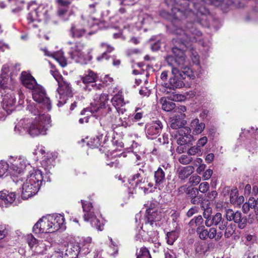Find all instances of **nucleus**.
<instances>
[{
    "label": "nucleus",
    "mask_w": 258,
    "mask_h": 258,
    "mask_svg": "<svg viewBox=\"0 0 258 258\" xmlns=\"http://www.w3.org/2000/svg\"><path fill=\"white\" fill-rule=\"evenodd\" d=\"M10 164L3 161L0 162V177L3 176L8 171L9 172Z\"/></svg>",
    "instance_id": "obj_45"
},
{
    "label": "nucleus",
    "mask_w": 258,
    "mask_h": 258,
    "mask_svg": "<svg viewBox=\"0 0 258 258\" xmlns=\"http://www.w3.org/2000/svg\"><path fill=\"white\" fill-rule=\"evenodd\" d=\"M185 116V114L181 113L180 117L177 116L173 117L170 121V127L173 130H178L183 127L185 123V121L183 119Z\"/></svg>",
    "instance_id": "obj_22"
},
{
    "label": "nucleus",
    "mask_w": 258,
    "mask_h": 258,
    "mask_svg": "<svg viewBox=\"0 0 258 258\" xmlns=\"http://www.w3.org/2000/svg\"><path fill=\"white\" fill-rule=\"evenodd\" d=\"M247 222L246 217L242 216L241 213L239 214L238 218L234 221V222L237 224L238 227L241 229H243L246 227Z\"/></svg>",
    "instance_id": "obj_36"
},
{
    "label": "nucleus",
    "mask_w": 258,
    "mask_h": 258,
    "mask_svg": "<svg viewBox=\"0 0 258 258\" xmlns=\"http://www.w3.org/2000/svg\"><path fill=\"white\" fill-rule=\"evenodd\" d=\"M172 77L169 80V84L165 83L164 87L170 89L181 88L184 86L183 80L185 79L182 74H179L178 70L175 68H171Z\"/></svg>",
    "instance_id": "obj_9"
},
{
    "label": "nucleus",
    "mask_w": 258,
    "mask_h": 258,
    "mask_svg": "<svg viewBox=\"0 0 258 258\" xmlns=\"http://www.w3.org/2000/svg\"><path fill=\"white\" fill-rule=\"evenodd\" d=\"M16 101L15 97L12 93H7L3 96L2 106L8 114L14 110Z\"/></svg>",
    "instance_id": "obj_13"
},
{
    "label": "nucleus",
    "mask_w": 258,
    "mask_h": 258,
    "mask_svg": "<svg viewBox=\"0 0 258 258\" xmlns=\"http://www.w3.org/2000/svg\"><path fill=\"white\" fill-rule=\"evenodd\" d=\"M41 221V233H52L54 232L52 230V225L49 222L48 218L43 217L40 219Z\"/></svg>",
    "instance_id": "obj_29"
},
{
    "label": "nucleus",
    "mask_w": 258,
    "mask_h": 258,
    "mask_svg": "<svg viewBox=\"0 0 258 258\" xmlns=\"http://www.w3.org/2000/svg\"><path fill=\"white\" fill-rule=\"evenodd\" d=\"M241 212L238 211H234L231 209H227L225 210V217L227 221H235V220L238 218L239 214Z\"/></svg>",
    "instance_id": "obj_33"
},
{
    "label": "nucleus",
    "mask_w": 258,
    "mask_h": 258,
    "mask_svg": "<svg viewBox=\"0 0 258 258\" xmlns=\"http://www.w3.org/2000/svg\"><path fill=\"white\" fill-rule=\"evenodd\" d=\"M209 187V184L207 182H204L199 185L198 190L202 193H206L208 191Z\"/></svg>",
    "instance_id": "obj_53"
},
{
    "label": "nucleus",
    "mask_w": 258,
    "mask_h": 258,
    "mask_svg": "<svg viewBox=\"0 0 258 258\" xmlns=\"http://www.w3.org/2000/svg\"><path fill=\"white\" fill-rule=\"evenodd\" d=\"M201 181V177L197 175H193L189 179V182L191 185H197Z\"/></svg>",
    "instance_id": "obj_54"
},
{
    "label": "nucleus",
    "mask_w": 258,
    "mask_h": 258,
    "mask_svg": "<svg viewBox=\"0 0 258 258\" xmlns=\"http://www.w3.org/2000/svg\"><path fill=\"white\" fill-rule=\"evenodd\" d=\"M213 174V170L211 169H208L206 170L203 174V178L204 180H208L212 176Z\"/></svg>",
    "instance_id": "obj_63"
},
{
    "label": "nucleus",
    "mask_w": 258,
    "mask_h": 258,
    "mask_svg": "<svg viewBox=\"0 0 258 258\" xmlns=\"http://www.w3.org/2000/svg\"><path fill=\"white\" fill-rule=\"evenodd\" d=\"M97 78L96 74L91 70L87 72V74L82 78L83 82L84 84L93 83L95 82Z\"/></svg>",
    "instance_id": "obj_32"
},
{
    "label": "nucleus",
    "mask_w": 258,
    "mask_h": 258,
    "mask_svg": "<svg viewBox=\"0 0 258 258\" xmlns=\"http://www.w3.org/2000/svg\"><path fill=\"white\" fill-rule=\"evenodd\" d=\"M202 149H200L197 145L190 147L187 151V154L190 156H194L196 155H197L198 156H201L202 154Z\"/></svg>",
    "instance_id": "obj_41"
},
{
    "label": "nucleus",
    "mask_w": 258,
    "mask_h": 258,
    "mask_svg": "<svg viewBox=\"0 0 258 258\" xmlns=\"http://www.w3.org/2000/svg\"><path fill=\"white\" fill-rule=\"evenodd\" d=\"M177 239L176 232L171 231L168 232L166 234L167 242L168 244L172 245Z\"/></svg>",
    "instance_id": "obj_47"
},
{
    "label": "nucleus",
    "mask_w": 258,
    "mask_h": 258,
    "mask_svg": "<svg viewBox=\"0 0 258 258\" xmlns=\"http://www.w3.org/2000/svg\"><path fill=\"white\" fill-rule=\"evenodd\" d=\"M197 232L200 238L202 240H205L208 238V230L205 229L204 225H202L201 227H197Z\"/></svg>",
    "instance_id": "obj_40"
},
{
    "label": "nucleus",
    "mask_w": 258,
    "mask_h": 258,
    "mask_svg": "<svg viewBox=\"0 0 258 258\" xmlns=\"http://www.w3.org/2000/svg\"><path fill=\"white\" fill-rule=\"evenodd\" d=\"M102 86L96 84L92 85V89H89L94 94V102L91 103L90 112L95 113L92 117L99 120L101 126H105L106 124L112 121L111 108L109 105L105 106L108 100V96L101 93L100 87Z\"/></svg>",
    "instance_id": "obj_3"
},
{
    "label": "nucleus",
    "mask_w": 258,
    "mask_h": 258,
    "mask_svg": "<svg viewBox=\"0 0 258 258\" xmlns=\"http://www.w3.org/2000/svg\"><path fill=\"white\" fill-rule=\"evenodd\" d=\"M139 20L141 25H144L150 23L152 20V18L147 14L142 13L139 16Z\"/></svg>",
    "instance_id": "obj_44"
},
{
    "label": "nucleus",
    "mask_w": 258,
    "mask_h": 258,
    "mask_svg": "<svg viewBox=\"0 0 258 258\" xmlns=\"http://www.w3.org/2000/svg\"><path fill=\"white\" fill-rule=\"evenodd\" d=\"M204 220L202 216L199 215L192 219L188 223L189 227L192 229H195L196 227H201Z\"/></svg>",
    "instance_id": "obj_37"
},
{
    "label": "nucleus",
    "mask_w": 258,
    "mask_h": 258,
    "mask_svg": "<svg viewBox=\"0 0 258 258\" xmlns=\"http://www.w3.org/2000/svg\"><path fill=\"white\" fill-rule=\"evenodd\" d=\"M174 32L176 34L179 35L180 37L177 39H172V42L174 46L172 48V51L174 56L168 55L166 57V60L168 66L171 68H175L178 70L179 74H182L183 77L187 76L190 77L191 70L187 66L186 62L184 52L187 49L192 50L191 43L198 42L202 44L203 47H206L205 43L202 42V33L200 30L194 29H188L189 33L192 36H187L188 33H185V36L181 35L183 31L177 27H174Z\"/></svg>",
    "instance_id": "obj_1"
},
{
    "label": "nucleus",
    "mask_w": 258,
    "mask_h": 258,
    "mask_svg": "<svg viewBox=\"0 0 258 258\" xmlns=\"http://www.w3.org/2000/svg\"><path fill=\"white\" fill-rule=\"evenodd\" d=\"M164 254L165 258H176L175 253L169 249H164Z\"/></svg>",
    "instance_id": "obj_55"
},
{
    "label": "nucleus",
    "mask_w": 258,
    "mask_h": 258,
    "mask_svg": "<svg viewBox=\"0 0 258 258\" xmlns=\"http://www.w3.org/2000/svg\"><path fill=\"white\" fill-rule=\"evenodd\" d=\"M27 109L35 116L34 119H24L20 120L19 124L15 127V131L21 134L22 132L19 127L23 128L32 137L39 135H45L46 131L51 126L50 116L45 114L46 111L43 107H39V105L30 104L28 105Z\"/></svg>",
    "instance_id": "obj_2"
},
{
    "label": "nucleus",
    "mask_w": 258,
    "mask_h": 258,
    "mask_svg": "<svg viewBox=\"0 0 258 258\" xmlns=\"http://www.w3.org/2000/svg\"><path fill=\"white\" fill-rule=\"evenodd\" d=\"M16 199V195L14 192H9L4 190L0 191V207L7 208Z\"/></svg>",
    "instance_id": "obj_15"
},
{
    "label": "nucleus",
    "mask_w": 258,
    "mask_h": 258,
    "mask_svg": "<svg viewBox=\"0 0 258 258\" xmlns=\"http://www.w3.org/2000/svg\"><path fill=\"white\" fill-rule=\"evenodd\" d=\"M226 222L222 217L221 213H217L215 215H212L211 220H207L206 226L210 227L213 225L218 226L219 230H223Z\"/></svg>",
    "instance_id": "obj_17"
},
{
    "label": "nucleus",
    "mask_w": 258,
    "mask_h": 258,
    "mask_svg": "<svg viewBox=\"0 0 258 258\" xmlns=\"http://www.w3.org/2000/svg\"><path fill=\"white\" fill-rule=\"evenodd\" d=\"M178 135L180 136L186 137V136H192L191 133V129L190 127L187 126H183L179 130L177 131Z\"/></svg>",
    "instance_id": "obj_48"
},
{
    "label": "nucleus",
    "mask_w": 258,
    "mask_h": 258,
    "mask_svg": "<svg viewBox=\"0 0 258 258\" xmlns=\"http://www.w3.org/2000/svg\"><path fill=\"white\" fill-rule=\"evenodd\" d=\"M211 212L212 210L210 208H207L203 213V217L206 219L205 224L206 226V222L207 220H211V218L212 217L211 215Z\"/></svg>",
    "instance_id": "obj_56"
},
{
    "label": "nucleus",
    "mask_w": 258,
    "mask_h": 258,
    "mask_svg": "<svg viewBox=\"0 0 258 258\" xmlns=\"http://www.w3.org/2000/svg\"><path fill=\"white\" fill-rule=\"evenodd\" d=\"M193 140V136L184 137L180 136L179 135H176V143L179 145L176 148V152L179 154L184 152L187 148L192 145Z\"/></svg>",
    "instance_id": "obj_12"
},
{
    "label": "nucleus",
    "mask_w": 258,
    "mask_h": 258,
    "mask_svg": "<svg viewBox=\"0 0 258 258\" xmlns=\"http://www.w3.org/2000/svg\"><path fill=\"white\" fill-rule=\"evenodd\" d=\"M187 194L188 195L190 199L194 198L199 194L198 189L197 188H191L188 190Z\"/></svg>",
    "instance_id": "obj_60"
},
{
    "label": "nucleus",
    "mask_w": 258,
    "mask_h": 258,
    "mask_svg": "<svg viewBox=\"0 0 258 258\" xmlns=\"http://www.w3.org/2000/svg\"><path fill=\"white\" fill-rule=\"evenodd\" d=\"M81 252V248L78 243L68 244L65 251V255L68 258H77Z\"/></svg>",
    "instance_id": "obj_21"
},
{
    "label": "nucleus",
    "mask_w": 258,
    "mask_h": 258,
    "mask_svg": "<svg viewBox=\"0 0 258 258\" xmlns=\"http://www.w3.org/2000/svg\"><path fill=\"white\" fill-rule=\"evenodd\" d=\"M192 160V158L188 157L186 155H182L179 158L178 161L183 165H187Z\"/></svg>",
    "instance_id": "obj_49"
},
{
    "label": "nucleus",
    "mask_w": 258,
    "mask_h": 258,
    "mask_svg": "<svg viewBox=\"0 0 258 258\" xmlns=\"http://www.w3.org/2000/svg\"><path fill=\"white\" fill-rule=\"evenodd\" d=\"M169 99L173 101H181L184 100V96L179 94L172 93L169 97Z\"/></svg>",
    "instance_id": "obj_50"
},
{
    "label": "nucleus",
    "mask_w": 258,
    "mask_h": 258,
    "mask_svg": "<svg viewBox=\"0 0 258 258\" xmlns=\"http://www.w3.org/2000/svg\"><path fill=\"white\" fill-rule=\"evenodd\" d=\"M100 46L102 48H106V50L104 52H106L107 53H109L113 51L114 49V47L106 43H101Z\"/></svg>",
    "instance_id": "obj_62"
},
{
    "label": "nucleus",
    "mask_w": 258,
    "mask_h": 258,
    "mask_svg": "<svg viewBox=\"0 0 258 258\" xmlns=\"http://www.w3.org/2000/svg\"><path fill=\"white\" fill-rule=\"evenodd\" d=\"M33 9L37 12V13L42 15L41 19L43 18L45 20H47L49 18V8L48 7L41 5L37 8L34 7Z\"/></svg>",
    "instance_id": "obj_34"
},
{
    "label": "nucleus",
    "mask_w": 258,
    "mask_h": 258,
    "mask_svg": "<svg viewBox=\"0 0 258 258\" xmlns=\"http://www.w3.org/2000/svg\"><path fill=\"white\" fill-rule=\"evenodd\" d=\"M58 5L57 14L63 20L67 21L69 18L65 16H71V12H69L68 8L72 3V0H56Z\"/></svg>",
    "instance_id": "obj_16"
},
{
    "label": "nucleus",
    "mask_w": 258,
    "mask_h": 258,
    "mask_svg": "<svg viewBox=\"0 0 258 258\" xmlns=\"http://www.w3.org/2000/svg\"><path fill=\"white\" fill-rule=\"evenodd\" d=\"M111 103L119 113L123 114L125 111V109L123 108L125 103L121 95V93L118 92L117 94H116L112 97Z\"/></svg>",
    "instance_id": "obj_18"
},
{
    "label": "nucleus",
    "mask_w": 258,
    "mask_h": 258,
    "mask_svg": "<svg viewBox=\"0 0 258 258\" xmlns=\"http://www.w3.org/2000/svg\"><path fill=\"white\" fill-rule=\"evenodd\" d=\"M139 94L143 96L148 97L150 94V91L146 87L142 88L140 90Z\"/></svg>",
    "instance_id": "obj_64"
},
{
    "label": "nucleus",
    "mask_w": 258,
    "mask_h": 258,
    "mask_svg": "<svg viewBox=\"0 0 258 258\" xmlns=\"http://www.w3.org/2000/svg\"><path fill=\"white\" fill-rule=\"evenodd\" d=\"M224 227H225L224 228V230H225L224 236L226 238H229L234 233L236 226L232 223L228 225V222L226 221Z\"/></svg>",
    "instance_id": "obj_31"
},
{
    "label": "nucleus",
    "mask_w": 258,
    "mask_h": 258,
    "mask_svg": "<svg viewBox=\"0 0 258 258\" xmlns=\"http://www.w3.org/2000/svg\"><path fill=\"white\" fill-rule=\"evenodd\" d=\"M168 165L166 167L163 165L159 167L154 172L155 188L161 190L164 187V183L165 181V171H167Z\"/></svg>",
    "instance_id": "obj_11"
},
{
    "label": "nucleus",
    "mask_w": 258,
    "mask_h": 258,
    "mask_svg": "<svg viewBox=\"0 0 258 258\" xmlns=\"http://www.w3.org/2000/svg\"><path fill=\"white\" fill-rule=\"evenodd\" d=\"M54 159L51 157V154L44 156L42 161L41 164L44 167L46 173H50V170L54 167Z\"/></svg>",
    "instance_id": "obj_27"
},
{
    "label": "nucleus",
    "mask_w": 258,
    "mask_h": 258,
    "mask_svg": "<svg viewBox=\"0 0 258 258\" xmlns=\"http://www.w3.org/2000/svg\"><path fill=\"white\" fill-rule=\"evenodd\" d=\"M161 102L162 104V108L166 111H170L173 110L175 107V104L170 101H167L166 99L161 100Z\"/></svg>",
    "instance_id": "obj_39"
},
{
    "label": "nucleus",
    "mask_w": 258,
    "mask_h": 258,
    "mask_svg": "<svg viewBox=\"0 0 258 258\" xmlns=\"http://www.w3.org/2000/svg\"><path fill=\"white\" fill-rule=\"evenodd\" d=\"M208 139L206 137H203L200 138L197 142V146L200 149H202L207 143Z\"/></svg>",
    "instance_id": "obj_59"
},
{
    "label": "nucleus",
    "mask_w": 258,
    "mask_h": 258,
    "mask_svg": "<svg viewBox=\"0 0 258 258\" xmlns=\"http://www.w3.org/2000/svg\"><path fill=\"white\" fill-rule=\"evenodd\" d=\"M191 126L193 132L196 134H201L205 128V124L204 122H200L198 118L193 119L191 122Z\"/></svg>",
    "instance_id": "obj_28"
},
{
    "label": "nucleus",
    "mask_w": 258,
    "mask_h": 258,
    "mask_svg": "<svg viewBox=\"0 0 258 258\" xmlns=\"http://www.w3.org/2000/svg\"><path fill=\"white\" fill-rule=\"evenodd\" d=\"M20 80L23 85L32 92V97L34 101L39 105V107H43L46 111L51 109V104L49 98L46 96L44 89L38 84L35 79L31 74L27 72L21 73Z\"/></svg>",
    "instance_id": "obj_4"
},
{
    "label": "nucleus",
    "mask_w": 258,
    "mask_h": 258,
    "mask_svg": "<svg viewBox=\"0 0 258 258\" xmlns=\"http://www.w3.org/2000/svg\"><path fill=\"white\" fill-rule=\"evenodd\" d=\"M195 170L193 166H187L179 169L177 170L179 178L181 180H184L190 175Z\"/></svg>",
    "instance_id": "obj_25"
},
{
    "label": "nucleus",
    "mask_w": 258,
    "mask_h": 258,
    "mask_svg": "<svg viewBox=\"0 0 258 258\" xmlns=\"http://www.w3.org/2000/svg\"><path fill=\"white\" fill-rule=\"evenodd\" d=\"M72 37L79 38L82 37L86 32L84 28L81 27L78 24H73L70 30Z\"/></svg>",
    "instance_id": "obj_23"
},
{
    "label": "nucleus",
    "mask_w": 258,
    "mask_h": 258,
    "mask_svg": "<svg viewBox=\"0 0 258 258\" xmlns=\"http://www.w3.org/2000/svg\"><path fill=\"white\" fill-rule=\"evenodd\" d=\"M83 218L85 221L90 222L92 227L98 231H101L103 230L105 224L104 220L102 218H97L95 213L92 215L86 214L83 216Z\"/></svg>",
    "instance_id": "obj_14"
},
{
    "label": "nucleus",
    "mask_w": 258,
    "mask_h": 258,
    "mask_svg": "<svg viewBox=\"0 0 258 258\" xmlns=\"http://www.w3.org/2000/svg\"><path fill=\"white\" fill-rule=\"evenodd\" d=\"M70 44H72L71 47L68 54L70 58L75 62L80 63L81 64H86L91 60L92 56L89 54L85 56L82 51L84 48L83 43L78 42L74 44H72L71 42H68Z\"/></svg>",
    "instance_id": "obj_6"
},
{
    "label": "nucleus",
    "mask_w": 258,
    "mask_h": 258,
    "mask_svg": "<svg viewBox=\"0 0 258 258\" xmlns=\"http://www.w3.org/2000/svg\"><path fill=\"white\" fill-rule=\"evenodd\" d=\"M140 177V174L137 173L133 176L132 180L135 181L136 179H137L138 180L135 181L136 185L138 186L139 188L143 189L145 193H147L149 190V188L147 186V184L148 180V178L144 177L140 179H138Z\"/></svg>",
    "instance_id": "obj_24"
},
{
    "label": "nucleus",
    "mask_w": 258,
    "mask_h": 258,
    "mask_svg": "<svg viewBox=\"0 0 258 258\" xmlns=\"http://www.w3.org/2000/svg\"><path fill=\"white\" fill-rule=\"evenodd\" d=\"M42 181V172L39 170H34L27 176L22 184V198L27 200L36 195L40 189Z\"/></svg>",
    "instance_id": "obj_5"
},
{
    "label": "nucleus",
    "mask_w": 258,
    "mask_h": 258,
    "mask_svg": "<svg viewBox=\"0 0 258 258\" xmlns=\"http://www.w3.org/2000/svg\"><path fill=\"white\" fill-rule=\"evenodd\" d=\"M137 254V258H151L149 250L146 247H142Z\"/></svg>",
    "instance_id": "obj_46"
},
{
    "label": "nucleus",
    "mask_w": 258,
    "mask_h": 258,
    "mask_svg": "<svg viewBox=\"0 0 258 258\" xmlns=\"http://www.w3.org/2000/svg\"><path fill=\"white\" fill-rule=\"evenodd\" d=\"M81 203L84 213V215H85L86 214L92 215L95 213L94 209L92 206V203L83 200H81Z\"/></svg>",
    "instance_id": "obj_35"
},
{
    "label": "nucleus",
    "mask_w": 258,
    "mask_h": 258,
    "mask_svg": "<svg viewBox=\"0 0 258 258\" xmlns=\"http://www.w3.org/2000/svg\"><path fill=\"white\" fill-rule=\"evenodd\" d=\"M14 80L11 77H7L6 76H0V86L3 89L9 88L11 89L13 87Z\"/></svg>",
    "instance_id": "obj_30"
},
{
    "label": "nucleus",
    "mask_w": 258,
    "mask_h": 258,
    "mask_svg": "<svg viewBox=\"0 0 258 258\" xmlns=\"http://www.w3.org/2000/svg\"><path fill=\"white\" fill-rule=\"evenodd\" d=\"M42 15L37 13V12L34 10L33 11L30 12L27 16V19L30 22H33L34 21H40L41 20Z\"/></svg>",
    "instance_id": "obj_42"
},
{
    "label": "nucleus",
    "mask_w": 258,
    "mask_h": 258,
    "mask_svg": "<svg viewBox=\"0 0 258 258\" xmlns=\"http://www.w3.org/2000/svg\"><path fill=\"white\" fill-rule=\"evenodd\" d=\"M203 196L202 195H198L190 199V202L194 205H199L202 202Z\"/></svg>",
    "instance_id": "obj_58"
},
{
    "label": "nucleus",
    "mask_w": 258,
    "mask_h": 258,
    "mask_svg": "<svg viewBox=\"0 0 258 258\" xmlns=\"http://www.w3.org/2000/svg\"><path fill=\"white\" fill-rule=\"evenodd\" d=\"M257 209L258 211V199L255 200L254 198H250L248 202L245 203L242 206V210L244 213H247L250 209Z\"/></svg>",
    "instance_id": "obj_26"
},
{
    "label": "nucleus",
    "mask_w": 258,
    "mask_h": 258,
    "mask_svg": "<svg viewBox=\"0 0 258 258\" xmlns=\"http://www.w3.org/2000/svg\"><path fill=\"white\" fill-rule=\"evenodd\" d=\"M48 218L51 225H52V231L54 232L59 229L64 222V218L61 214H54L49 216Z\"/></svg>",
    "instance_id": "obj_19"
},
{
    "label": "nucleus",
    "mask_w": 258,
    "mask_h": 258,
    "mask_svg": "<svg viewBox=\"0 0 258 258\" xmlns=\"http://www.w3.org/2000/svg\"><path fill=\"white\" fill-rule=\"evenodd\" d=\"M58 96L56 95V97L59 99L57 106L60 107L66 103L68 97H72L73 93L70 85L67 81L62 79L60 81H58Z\"/></svg>",
    "instance_id": "obj_8"
},
{
    "label": "nucleus",
    "mask_w": 258,
    "mask_h": 258,
    "mask_svg": "<svg viewBox=\"0 0 258 258\" xmlns=\"http://www.w3.org/2000/svg\"><path fill=\"white\" fill-rule=\"evenodd\" d=\"M102 137L103 134L97 136L96 138H94L88 142L87 145L91 148L99 147L102 143Z\"/></svg>",
    "instance_id": "obj_38"
},
{
    "label": "nucleus",
    "mask_w": 258,
    "mask_h": 258,
    "mask_svg": "<svg viewBox=\"0 0 258 258\" xmlns=\"http://www.w3.org/2000/svg\"><path fill=\"white\" fill-rule=\"evenodd\" d=\"M162 127V123L159 120L148 123L145 126V133L147 137L152 140L156 138L160 135Z\"/></svg>",
    "instance_id": "obj_10"
},
{
    "label": "nucleus",
    "mask_w": 258,
    "mask_h": 258,
    "mask_svg": "<svg viewBox=\"0 0 258 258\" xmlns=\"http://www.w3.org/2000/svg\"><path fill=\"white\" fill-rule=\"evenodd\" d=\"M42 221H40V219L38 221V222L34 225L33 228V231L35 233H41V222Z\"/></svg>",
    "instance_id": "obj_61"
},
{
    "label": "nucleus",
    "mask_w": 258,
    "mask_h": 258,
    "mask_svg": "<svg viewBox=\"0 0 258 258\" xmlns=\"http://www.w3.org/2000/svg\"><path fill=\"white\" fill-rule=\"evenodd\" d=\"M230 202L233 204H238V192L236 190H232L230 195Z\"/></svg>",
    "instance_id": "obj_51"
},
{
    "label": "nucleus",
    "mask_w": 258,
    "mask_h": 258,
    "mask_svg": "<svg viewBox=\"0 0 258 258\" xmlns=\"http://www.w3.org/2000/svg\"><path fill=\"white\" fill-rule=\"evenodd\" d=\"M217 230V229L215 228H210L208 230V238L211 239H214L216 240Z\"/></svg>",
    "instance_id": "obj_57"
},
{
    "label": "nucleus",
    "mask_w": 258,
    "mask_h": 258,
    "mask_svg": "<svg viewBox=\"0 0 258 258\" xmlns=\"http://www.w3.org/2000/svg\"><path fill=\"white\" fill-rule=\"evenodd\" d=\"M146 223H150L152 225L154 222L158 221L160 220L161 215L160 212L156 209L149 208L146 210Z\"/></svg>",
    "instance_id": "obj_20"
},
{
    "label": "nucleus",
    "mask_w": 258,
    "mask_h": 258,
    "mask_svg": "<svg viewBox=\"0 0 258 258\" xmlns=\"http://www.w3.org/2000/svg\"><path fill=\"white\" fill-rule=\"evenodd\" d=\"M10 163L9 173L17 176L23 172L27 168L30 167L27 160L24 157H19L10 156L9 159Z\"/></svg>",
    "instance_id": "obj_7"
},
{
    "label": "nucleus",
    "mask_w": 258,
    "mask_h": 258,
    "mask_svg": "<svg viewBox=\"0 0 258 258\" xmlns=\"http://www.w3.org/2000/svg\"><path fill=\"white\" fill-rule=\"evenodd\" d=\"M27 242L29 246L32 248L34 246L38 243V240L31 234L28 235L27 238Z\"/></svg>",
    "instance_id": "obj_52"
},
{
    "label": "nucleus",
    "mask_w": 258,
    "mask_h": 258,
    "mask_svg": "<svg viewBox=\"0 0 258 258\" xmlns=\"http://www.w3.org/2000/svg\"><path fill=\"white\" fill-rule=\"evenodd\" d=\"M53 57L56 60V61L60 64L62 67H64L67 66V60L62 54L60 52L53 54Z\"/></svg>",
    "instance_id": "obj_43"
}]
</instances>
